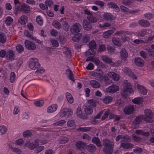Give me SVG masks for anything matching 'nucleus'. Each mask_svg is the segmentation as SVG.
I'll use <instances>...</instances> for the list:
<instances>
[{"label":"nucleus","mask_w":154,"mask_h":154,"mask_svg":"<svg viewBox=\"0 0 154 154\" xmlns=\"http://www.w3.org/2000/svg\"><path fill=\"white\" fill-rule=\"evenodd\" d=\"M81 29V25L79 23H76L71 26L70 30L72 33H79Z\"/></svg>","instance_id":"nucleus-8"},{"label":"nucleus","mask_w":154,"mask_h":154,"mask_svg":"<svg viewBox=\"0 0 154 154\" xmlns=\"http://www.w3.org/2000/svg\"><path fill=\"white\" fill-rule=\"evenodd\" d=\"M86 149L89 152H93L95 151L97 148L95 146L92 144H90L86 146Z\"/></svg>","instance_id":"nucleus-28"},{"label":"nucleus","mask_w":154,"mask_h":154,"mask_svg":"<svg viewBox=\"0 0 154 154\" xmlns=\"http://www.w3.org/2000/svg\"><path fill=\"white\" fill-rule=\"evenodd\" d=\"M103 16V19L106 20H113L115 19V17L109 13L105 12L104 13Z\"/></svg>","instance_id":"nucleus-17"},{"label":"nucleus","mask_w":154,"mask_h":154,"mask_svg":"<svg viewBox=\"0 0 154 154\" xmlns=\"http://www.w3.org/2000/svg\"><path fill=\"white\" fill-rule=\"evenodd\" d=\"M113 100V98L110 96L105 97L102 99L103 103L107 104L111 102Z\"/></svg>","instance_id":"nucleus-25"},{"label":"nucleus","mask_w":154,"mask_h":154,"mask_svg":"<svg viewBox=\"0 0 154 154\" xmlns=\"http://www.w3.org/2000/svg\"><path fill=\"white\" fill-rule=\"evenodd\" d=\"M7 128L4 125L0 126V135H3L7 131Z\"/></svg>","instance_id":"nucleus-47"},{"label":"nucleus","mask_w":154,"mask_h":154,"mask_svg":"<svg viewBox=\"0 0 154 154\" xmlns=\"http://www.w3.org/2000/svg\"><path fill=\"white\" fill-rule=\"evenodd\" d=\"M72 114L73 112L72 109L66 107L61 109L59 112V116L61 118H69L72 116Z\"/></svg>","instance_id":"nucleus-2"},{"label":"nucleus","mask_w":154,"mask_h":154,"mask_svg":"<svg viewBox=\"0 0 154 154\" xmlns=\"http://www.w3.org/2000/svg\"><path fill=\"white\" fill-rule=\"evenodd\" d=\"M81 37L80 33H78L72 38V40L74 42H78L79 41Z\"/></svg>","instance_id":"nucleus-45"},{"label":"nucleus","mask_w":154,"mask_h":154,"mask_svg":"<svg viewBox=\"0 0 154 154\" xmlns=\"http://www.w3.org/2000/svg\"><path fill=\"white\" fill-rule=\"evenodd\" d=\"M146 50L148 51V54L151 57L154 56V44L152 45L151 48H147Z\"/></svg>","instance_id":"nucleus-26"},{"label":"nucleus","mask_w":154,"mask_h":154,"mask_svg":"<svg viewBox=\"0 0 154 154\" xmlns=\"http://www.w3.org/2000/svg\"><path fill=\"white\" fill-rule=\"evenodd\" d=\"M145 18L147 19H151L154 17V14L152 13H147L144 14Z\"/></svg>","instance_id":"nucleus-59"},{"label":"nucleus","mask_w":154,"mask_h":154,"mask_svg":"<svg viewBox=\"0 0 154 154\" xmlns=\"http://www.w3.org/2000/svg\"><path fill=\"white\" fill-rule=\"evenodd\" d=\"M107 49L111 54H114L115 51V49L112 46H108L107 47Z\"/></svg>","instance_id":"nucleus-61"},{"label":"nucleus","mask_w":154,"mask_h":154,"mask_svg":"<svg viewBox=\"0 0 154 154\" xmlns=\"http://www.w3.org/2000/svg\"><path fill=\"white\" fill-rule=\"evenodd\" d=\"M38 140L36 139L33 142L27 141L24 144V146L28 147L30 149H33L35 148L38 145Z\"/></svg>","instance_id":"nucleus-6"},{"label":"nucleus","mask_w":154,"mask_h":154,"mask_svg":"<svg viewBox=\"0 0 154 154\" xmlns=\"http://www.w3.org/2000/svg\"><path fill=\"white\" fill-rule=\"evenodd\" d=\"M101 58L103 61L106 63H111L112 62L111 59L107 56L103 55L102 56Z\"/></svg>","instance_id":"nucleus-30"},{"label":"nucleus","mask_w":154,"mask_h":154,"mask_svg":"<svg viewBox=\"0 0 154 154\" xmlns=\"http://www.w3.org/2000/svg\"><path fill=\"white\" fill-rule=\"evenodd\" d=\"M63 53H64L67 57H70L71 56L70 51L68 48H64L63 49Z\"/></svg>","instance_id":"nucleus-53"},{"label":"nucleus","mask_w":154,"mask_h":154,"mask_svg":"<svg viewBox=\"0 0 154 154\" xmlns=\"http://www.w3.org/2000/svg\"><path fill=\"white\" fill-rule=\"evenodd\" d=\"M66 122L64 120H60L58 121L53 124L54 126H61L65 123Z\"/></svg>","instance_id":"nucleus-50"},{"label":"nucleus","mask_w":154,"mask_h":154,"mask_svg":"<svg viewBox=\"0 0 154 154\" xmlns=\"http://www.w3.org/2000/svg\"><path fill=\"white\" fill-rule=\"evenodd\" d=\"M123 70L126 75L134 79H137V77L131 71V69L128 67H125Z\"/></svg>","instance_id":"nucleus-14"},{"label":"nucleus","mask_w":154,"mask_h":154,"mask_svg":"<svg viewBox=\"0 0 154 154\" xmlns=\"http://www.w3.org/2000/svg\"><path fill=\"white\" fill-rule=\"evenodd\" d=\"M113 32V31L112 30H109L105 31L103 32V36L105 38H108L110 35Z\"/></svg>","instance_id":"nucleus-34"},{"label":"nucleus","mask_w":154,"mask_h":154,"mask_svg":"<svg viewBox=\"0 0 154 154\" xmlns=\"http://www.w3.org/2000/svg\"><path fill=\"white\" fill-rule=\"evenodd\" d=\"M6 58L10 60H12L15 59V54L14 51L11 50H9L6 55Z\"/></svg>","instance_id":"nucleus-21"},{"label":"nucleus","mask_w":154,"mask_h":154,"mask_svg":"<svg viewBox=\"0 0 154 154\" xmlns=\"http://www.w3.org/2000/svg\"><path fill=\"white\" fill-rule=\"evenodd\" d=\"M94 3L96 5L100 6L101 7H103L104 5V3L103 2L100 0L95 1Z\"/></svg>","instance_id":"nucleus-63"},{"label":"nucleus","mask_w":154,"mask_h":154,"mask_svg":"<svg viewBox=\"0 0 154 154\" xmlns=\"http://www.w3.org/2000/svg\"><path fill=\"white\" fill-rule=\"evenodd\" d=\"M68 139L67 137H64L58 141V143L62 144H64L68 142Z\"/></svg>","instance_id":"nucleus-56"},{"label":"nucleus","mask_w":154,"mask_h":154,"mask_svg":"<svg viewBox=\"0 0 154 154\" xmlns=\"http://www.w3.org/2000/svg\"><path fill=\"white\" fill-rule=\"evenodd\" d=\"M134 111V106L132 105H129L125 107L123 109V112L125 113L127 115H129Z\"/></svg>","instance_id":"nucleus-15"},{"label":"nucleus","mask_w":154,"mask_h":154,"mask_svg":"<svg viewBox=\"0 0 154 154\" xmlns=\"http://www.w3.org/2000/svg\"><path fill=\"white\" fill-rule=\"evenodd\" d=\"M112 41L113 43L115 45L119 47L121 46V42L118 38H113L112 39Z\"/></svg>","instance_id":"nucleus-46"},{"label":"nucleus","mask_w":154,"mask_h":154,"mask_svg":"<svg viewBox=\"0 0 154 154\" xmlns=\"http://www.w3.org/2000/svg\"><path fill=\"white\" fill-rule=\"evenodd\" d=\"M13 20L11 17L10 16L6 17L5 20V24L7 26H9L13 22Z\"/></svg>","instance_id":"nucleus-48"},{"label":"nucleus","mask_w":154,"mask_h":154,"mask_svg":"<svg viewBox=\"0 0 154 154\" xmlns=\"http://www.w3.org/2000/svg\"><path fill=\"white\" fill-rule=\"evenodd\" d=\"M90 36L88 35H85L83 36L81 41L83 43H86L90 40Z\"/></svg>","instance_id":"nucleus-55"},{"label":"nucleus","mask_w":154,"mask_h":154,"mask_svg":"<svg viewBox=\"0 0 154 154\" xmlns=\"http://www.w3.org/2000/svg\"><path fill=\"white\" fill-rule=\"evenodd\" d=\"M52 45L54 47H57L59 45L57 41L55 39H51L50 41Z\"/></svg>","instance_id":"nucleus-62"},{"label":"nucleus","mask_w":154,"mask_h":154,"mask_svg":"<svg viewBox=\"0 0 154 154\" xmlns=\"http://www.w3.org/2000/svg\"><path fill=\"white\" fill-rule=\"evenodd\" d=\"M17 10L23 12L25 13H29L30 11V7L26 4L21 5L20 7L17 8Z\"/></svg>","instance_id":"nucleus-11"},{"label":"nucleus","mask_w":154,"mask_h":154,"mask_svg":"<svg viewBox=\"0 0 154 154\" xmlns=\"http://www.w3.org/2000/svg\"><path fill=\"white\" fill-rule=\"evenodd\" d=\"M149 32H151V31H149L147 29H143L142 30L138 31L136 33V35L138 37H143L147 34V33H149Z\"/></svg>","instance_id":"nucleus-22"},{"label":"nucleus","mask_w":154,"mask_h":154,"mask_svg":"<svg viewBox=\"0 0 154 154\" xmlns=\"http://www.w3.org/2000/svg\"><path fill=\"white\" fill-rule=\"evenodd\" d=\"M90 84L92 87L95 88H99L101 86L100 85L98 82L94 80L91 81Z\"/></svg>","instance_id":"nucleus-31"},{"label":"nucleus","mask_w":154,"mask_h":154,"mask_svg":"<svg viewBox=\"0 0 154 154\" xmlns=\"http://www.w3.org/2000/svg\"><path fill=\"white\" fill-rule=\"evenodd\" d=\"M145 116L143 117V119L144 121L150 122L153 121V114L152 111L148 109L144 110Z\"/></svg>","instance_id":"nucleus-3"},{"label":"nucleus","mask_w":154,"mask_h":154,"mask_svg":"<svg viewBox=\"0 0 154 154\" xmlns=\"http://www.w3.org/2000/svg\"><path fill=\"white\" fill-rule=\"evenodd\" d=\"M103 145L104 147H113L114 143L112 140L105 139L103 140Z\"/></svg>","instance_id":"nucleus-18"},{"label":"nucleus","mask_w":154,"mask_h":154,"mask_svg":"<svg viewBox=\"0 0 154 154\" xmlns=\"http://www.w3.org/2000/svg\"><path fill=\"white\" fill-rule=\"evenodd\" d=\"M138 23L140 26L144 27H148L150 25V23L148 21L144 20H139L138 22Z\"/></svg>","instance_id":"nucleus-24"},{"label":"nucleus","mask_w":154,"mask_h":154,"mask_svg":"<svg viewBox=\"0 0 154 154\" xmlns=\"http://www.w3.org/2000/svg\"><path fill=\"white\" fill-rule=\"evenodd\" d=\"M18 22L21 24H25L27 22V17L24 15L21 16L19 18Z\"/></svg>","instance_id":"nucleus-37"},{"label":"nucleus","mask_w":154,"mask_h":154,"mask_svg":"<svg viewBox=\"0 0 154 154\" xmlns=\"http://www.w3.org/2000/svg\"><path fill=\"white\" fill-rule=\"evenodd\" d=\"M123 91L133 93L134 91L132 88V85L127 80H125L123 84Z\"/></svg>","instance_id":"nucleus-5"},{"label":"nucleus","mask_w":154,"mask_h":154,"mask_svg":"<svg viewBox=\"0 0 154 154\" xmlns=\"http://www.w3.org/2000/svg\"><path fill=\"white\" fill-rule=\"evenodd\" d=\"M132 138L134 141L137 142H139L141 140L140 138L134 134L132 135Z\"/></svg>","instance_id":"nucleus-64"},{"label":"nucleus","mask_w":154,"mask_h":154,"mask_svg":"<svg viewBox=\"0 0 154 154\" xmlns=\"http://www.w3.org/2000/svg\"><path fill=\"white\" fill-rule=\"evenodd\" d=\"M92 141L98 146L100 147L101 146L100 141L98 138L94 137L92 139Z\"/></svg>","instance_id":"nucleus-35"},{"label":"nucleus","mask_w":154,"mask_h":154,"mask_svg":"<svg viewBox=\"0 0 154 154\" xmlns=\"http://www.w3.org/2000/svg\"><path fill=\"white\" fill-rule=\"evenodd\" d=\"M90 49H95L96 47V44L94 40L91 41L89 44Z\"/></svg>","instance_id":"nucleus-54"},{"label":"nucleus","mask_w":154,"mask_h":154,"mask_svg":"<svg viewBox=\"0 0 154 154\" xmlns=\"http://www.w3.org/2000/svg\"><path fill=\"white\" fill-rule=\"evenodd\" d=\"M95 101L93 99L87 100L84 108V111L87 114H91L93 112V107L96 106Z\"/></svg>","instance_id":"nucleus-1"},{"label":"nucleus","mask_w":154,"mask_h":154,"mask_svg":"<svg viewBox=\"0 0 154 154\" xmlns=\"http://www.w3.org/2000/svg\"><path fill=\"white\" fill-rule=\"evenodd\" d=\"M113 147H104L103 149V151L106 154H112L113 151Z\"/></svg>","instance_id":"nucleus-29"},{"label":"nucleus","mask_w":154,"mask_h":154,"mask_svg":"<svg viewBox=\"0 0 154 154\" xmlns=\"http://www.w3.org/2000/svg\"><path fill=\"white\" fill-rule=\"evenodd\" d=\"M44 103L43 100H38L34 102V104L36 106L40 107L43 106Z\"/></svg>","instance_id":"nucleus-39"},{"label":"nucleus","mask_w":154,"mask_h":154,"mask_svg":"<svg viewBox=\"0 0 154 154\" xmlns=\"http://www.w3.org/2000/svg\"><path fill=\"white\" fill-rule=\"evenodd\" d=\"M98 71H96V70H94L92 72L91 75L94 77H100L102 74L103 72L102 70H99V72L98 73Z\"/></svg>","instance_id":"nucleus-43"},{"label":"nucleus","mask_w":154,"mask_h":154,"mask_svg":"<svg viewBox=\"0 0 154 154\" xmlns=\"http://www.w3.org/2000/svg\"><path fill=\"white\" fill-rule=\"evenodd\" d=\"M40 65L38 60L35 58H32L30 59L29 66V68L32 69H35L38 67Z\"/></svg>","instance_id":"nucleus-4"},{"label":"nucleus","mask_w":154,"mask_h":154,"mask_svg":"<svg viewBox=\"0 0 154 154\" xmlns=\"http://www.w3.org/2000/svg\"><path fill=\"white\" fill-rule=\"evenodd\" d=\"M86 143L82 141H79L76 144V147L79 149L84 148L86 146Z\"/></svg>","instance_id":"nucleus-40"},{"label":"nucleus","mask_w":154,"mask_h":154,"mask_svg":"<svg viewBox=\"0 0 154 154\" xmlns=\"http://www.w3.org/2000/svg\"><path fill=\"white\" fill-rule=\"evenodd\" d=\"M107 5L109 8H112L114 9V10L116 12H119L120 11L119 8L117 5L114 2H109L107 4Z\"/></svg>","instance_id":"nucleus-20"},{"label":"nucleus","mask_w":154,"mask_h":154,"mask_svg":"<svg viewBox=\"0 0 154 154\" xmlns=\"http://www.w3.org/2000/svg\"><path fill=\"white\" fill-rule=\"evenodd\" d=\"M133 146V145L131 143H122L120 145V147L124 149L131 148H132Z\"/></svg>","instance_id":"nucleus-33"},{"label":"nucleus","mask_w":154,"mask_h":154,"mask_svg":"<svg viewBox=\"0 0 154 154\" xmlns=\"http://www.w3.org/2000/svg\"><path fill=\"white\" fill-rule=\"evenodd\" d=\"M9 149L13 152H15L17 154H20L21 151V150L18 148L14 147L11 146H10Z\"/></svg>","instance_id":"nucleus-51"},{"label":"nucleus","mask_w":154,"mask_h":154,"mask_svg":"<svg viewBox=\"0 0 154 154\" xmlns=\"http://www.w3.org/2000/svg\"><path fill=\"white\" fill-rule=\"evenodd\" d=\"M121 58L123 60H126L128 57V53L125 49L122 48L119 52Z\"/></svg>","instance_id":"nucleus-16"},{"label":"nucleus","mask_w":154,"mask_h":154,"mask_svg":"<svg viewBox=\"0 0 154 154\" xmlns=\"http://www.w3.org/2000/svg\"><path fill=\"white\" fill-rule=\"evenodd\" d=\"M134 63L137 66H143L144 64V60L139 57H137L134 59Z\"/></svg>","instance_id":"nucleus-23"},{"label":"nucleus","mask_w":154,"mask_h":154,"mask_svg":"<svg viewBox=\"0 0 154 154\" xmlns=\"http://www.w3.org/2000/svg\"><path fill=\"white\" fill-rule=\"evenodd\" d=\"M87 19L90 23H94L96 22L98 19L96 17L92 16V14L88 16L87 17Z\"/></svg>","instance_id":"nucleus-36"},{"label":"nucleus","mask_w":154,"mask_h":154,"mask_svg":"<svg viewBox=\"0 0 154 154\" xmlns=\"http://www.w3.org/2000/svg\"><path fill=\"white\" fill-rule=\"evenodd\" d=\"M142 119H143V117L141 116L137 117L134 120L133 123L136 125H138Z\"/></svg>","instance_id":"nucleus-52"},{"label":"nucleus","mask_w":154,"mask_h":154,"mask_svg":"<svg viewBox=\"0 0 154 154\" xmlns=\"http://www.w3.org/2000/svg\"><path fill=\"white\" fill-rule=\"evenodd\" d=\"M52 25L56 28L60 29L61 28V24L57 20H54L52 23Z\"/></svg>","instance_id":"nucleus-42"},{"label":"nucleus","mask_w":154,"mask_h":154,"mask_svg":"<svg viewBox=\"0 0 154 154\" xmlns=\"http://www.w3.org/2000/svg\"><path fill=\"white\" fill-rule=\"evenodd\" d=\"M135 133L138 135H141L145 137H147L149 135L148 132H144L143 131L139 129L136 130L135 131Z\"/></svg>","instance_id":"nucleus-32"},{"label":"nucleus","mask_w":154,"mask_h":154,"mask_svg":"<svg viewBox=\"0 0 154 154\" xmlns=\"http://www.w3.org/2000/svg\"><path fill=\"white\" fill-rule=\"evenodd\" d=\"M66 97L69 103L71 104L73 103L74 98L70 93L66 92Z\"/></svg>","instance_id":"nucleus-27"},{"label":"nucleus","mask_w":154,"mask_h":154,"mask_svg":"<svg viewBox=\"0 0 154 154\" xmlns=\"http://www.w3.org/2000/svg\"><path fill=\"white\" fill-rule=\"evenodd\" d=\"M66 73L69 79L71 80L74 81V79L73 75V73L72 71L69 69H67L66 70Z\"/></svg>","instance_id":"nucleus-38"},{"label":"nucleus","mask_w":154,"mask_h":154,"mask_svg":"<svg viewBox=\"0 0 154 154\" xmlns=\"http://www.w3.org/2000/svg\"><path fill=\"white\" fill-rule=\"evenodd\" d=\"M76 114L77 117H81L82 116V111L81 108L79 106L76 109Z\"/></svg>","instance_id":"nucleus-49"},{"label":"nucleus","mask_w":154,"mask_h":154,"mask_svg":"<svg viewBox=\"0 0 154 154\" xmlns=\"http://www.w3.org/2000/svg\"><path fill=\"white\" fill-rule=\"evenodd\" d=\"M6 36L5 34L3 33H0V42L4 43H5L6 40Z\"/></svg>","instance_id":"nucleus-44"},{"label":"nucleus","mask_w":154,"mask_h":154,"mask_svg":"<svg viewBox=\"0 0 154 154\" xmlns=\"http://www.w3.org/2000/svg\"><path fill=\"white\" fill-rule=\"evenodd\" d=\"M36 21L37 23L39 25H42L43 23V20L41 16L39 15L36 18Z\"/></svg>","instance_id":"nucleus-60"},{"label":"nucleus","mask_w":154,"mask_h":154,"mask_svg":"<svg viewBox=\"0 0 154 154\" xmlns=\"http://www.w3.org/2000/svg\"><path fill=\"white\" fill-rule=\"evenodd\" d=\"M143 101L141 97H137L132 100L133 103L134 104H139L141 103Z\"/></svg>","instance_id":"nucleus-41"},{"label":"nucleus","mask_w":154,"mask_h":154,"mask_svg":"<svg viewBox=\"0 0 154 154\" xmlns=\"http://www.w3.org/2000/svg\"><path fill=\"white\" fill-rule=\"evenodd\" d=\"M82 26L84 29L88 31L91 30L93 27L92 24L85 20H84L83 21Z\"/></svg>","instance_id":"nucleus-13"},{"label":"nucleus","mask_w":154,"mask_h":154,"mask_svg":"<svg viewBox=\"0 0 154 154\" xmlns=\"http://www.w3.org/2000/svg\"><path fill=\"white\" fill-rule=\"evenodd\" d=\"M136 88L137 91L139 93L143 95L146 94L147 90L146 88L143 85L139 84H137L136 85Z\"/></svg>","instance_id":"nucleus-12"},{"label":"nucleus","mask_w":154,"mask_h":154,"mask_svg":"<svg viewBox=\"0 0 154 154\" xmlns=\"http://www.w3.org/2000/svg\"><path fill=\"white\" fill-rule=\"evenodd\" d=\"M116 140L117 141L120 140L121 142L130 141V137L128 135H119L116 138Z\"/></svg>","instance_id":"nucleus-10"},{"label":"nucleus","mask_w":154,"mask_h":154,"mask_svg":"<svg viewBox=\"0 0 154 154\" xmlns=\"http://www.w3.org/2000/svg\"><path fill=\"white\" fill-rule=\"evenodd\" d=\"M93 49H89L86 51V55L87 56H88L90 55H94L95 54V52Z\"/></svg>","instance_id":"nucleus-58"},{"label":"nucleus","mask_w":154,"mask_h":154,"mask_svg":"<svg viewBox=\"0 0 154 154\" xmlns=\"http://www.w3.org/2000/svg\"><path fill=\"white\" fill-rule=\"evenodd\" d=\"M57 108V104H52L47 108V112L48 113H52L56 111Z\"/></svg>","instance_id":"nucleus-19"},{"label":"nucleus","mask_w":154,"mask_h":154,"mask_svg":"<svg viewBox=\"0 0 154 154\" xmlns=\"http://www.w3.org/2000/svg\"><path fill=\"white\" fill-rule=\"evenodd\" d=\"M16 49L17 52L21 53L24 51V48L21 45L18 44L16 46Z\"/></svg>","instance_id":"nucleus-57"},{"label":"nucleus","mask_w":154,"mask_h":154,"mask_svg":"<svg viewBox=\"0 0 154 154\" xmlns=\"http://www.w3.org/2000/svg\"><path fill=\"white\" fill-rule=\"evenodd\" d=\"M24 44L26 48L30 50H34L36 48L35 44L28 40H25Z\"/></svg>","instance_id":"nucleus-9"},{"label":"nucleus","mask_w":154,"mask_h":154,"mask_svg":"<svg viewBox=\"0 0 154 154\" xmlns=\"http://www.w3.org/2000/svg\"><path fill=\"white\" fill-rule=\"evenodd\" d=\"M119 89L118 86L115 85H112L105 89V93L113 94L118 91Z\"/></svg>","instance_id":"nucleus-7"}]
</instances>
